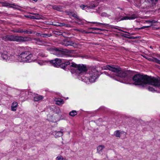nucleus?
<instances>
[{
    "label": "nucleus",
    "instance_id": "1",
    "mask_svg": "<svg viewBox=\"0 0 160 160\" xmlns=\"http://www.w3.org/2000/svg\"><path fill=\"white\" fill-rule=\"evenodd\" d=\"M70 66L72 67L71 69L74 70L77 74L79 76L83 75L81 77V79L86 83L94 82L98 77V72L95 68L91 69L89 73H87V69L84 65H78L75 63L71 62Z\"/></svg>",
    "mask_w": 160,
    "mask_h": 160
},
{
    "label": "nucleus",
    "instance_id": "2",
    "mask_svg": "<svg viewBox=\"0 0 160 160\" xmlns=\"http://www.w3.org/2000/svg\"><path fill=\"white\" fill-rule=\"evenodd\" d=\"M135 85L145 87L147 84H150L154 86L160 87V78L149 77L147 75L140 74L134 75L132 78Z\"/></svg>",
    "mask_w": 160,
    "mask_h": 160
},
{
    "label": "nucleus",
    "instance_id": "3",
    "mask_svg": "<svg viewBox=\"0 0 160 160\" xmlns=\"http://www.w3.org/2000/svg\"><path fill=\"white\" fill-rule=\"evenodd\" d=\"M103 69L105 70H109L112 72L115 73L116 75L122 78H125L127 77V78L129 80V76L131 73L129 71L127 70H122L119 67L113 65H107L103 68Z\"/></svg>",
    "mask_w": 160,
    "mask_h": 160
},
{
    "label": "nucleus",
    "instance_id": "4",
    "mask_svg": "<svg viewBox=\"0 0 160 160\" xmlns=\"http://www.w3.org/2000/svg\"><path fill=\"white\" fill-rule=\"evenodd\" d=\"M1 38L5 41L25 42L31 41L32 39L28 37H22L14 35H7L2 36Z\"/></svg>",
    "mask_w": 160,
    "mask_h": 160
},
{
    "label": "nucleus",
    "instance_id": "5",
    "mask_svg": "<svg viewBox=\"0 0 160 160\" xmlns=\"http://www.w3.org/2000/svg\"><path fill=\"white\" fill-rule=\"evenodd\" d=\"M19 62H29L33 60V55L28 51L21 53L18 57Z\"/></svg>",
    "mask_w": 160,
    "mask_h": 160
},
{
    "label": "nucleus",
    "instance_id": "6",
    "mask_svg": "<svg viewBox=\"0 0 160 160\" xmlns=\"http://www.w3.org/2000/svg\"><path fill=\"white\" fill-rule=\"evenodd\" d=\"M59 115L53 114L52 116L50 115H47V120L53 122H56L60 120Z\"/></svg>",
    "mask_w": 160,
    "mask_h": 160
},
{
    "label": "nucleus",
    "instance_id": "7",
    "mask_svg": "<svg viewBox=\"0 0 160 160\" xmlns=\"http://www.w3.org/2000/svg\"><path fill=\"white\" fill-rule=\"evenodd\" d=\"M62 62V60L59 58H55L50 61V62L52 64V65L56 67H58L60 65L61 66Z\"/></svg>",
    "mask_w": 160,
    "mask_h": 160
},
{
    "label": "nucleus",
    "instance_id": "8",
    "mask_svg": "<svg viewBox=\"0 0 160 160\" xmlns=\"http://www.w3.org/2000/svg\"><path fill=\"white\" fill-rule=\"evenodd\" d=\"M53 54L58 57H62L64 55V52L61 48H54L53 50Z\"/></svg>",
    "mask_w": 160,
    "mask_h": 160
},
{
    "label": "nucleus",
    "instance_id": "9",
    "mask_svg": "<svg viewBox=\"0 0 160 160\" xmlns=\"http://www.w3.org/2000/svg\"><path fill=\"white\" fill-rule=\"evenodd\" d=\"M138 18V16L135 14H133L131 16H124L120 20H132Z\"/></svg>",
    "mask_w": 160,
    "mask_h": 160
},
{
    "label": "nucleus",
    "instance_id": "10",
    "mask_svg": "<svg viewBox=\"0 0 160 160\" xmlns=\"http://www.w3.org/2000/svg\"><path fill=\"white\" fill-rule=\"evenodd\" d=\"M18 56L17 55H10L9 56L8 61L19 62Z\"/></svg>",
    "mask_w": 160,
    "mask_h": 160
},
{
    "label": "nucleus",
    "instance_id": "11",
    "mask_svg": "<svg viewBox=\"0 0 160 160\" xmlns=\"http://www.w3.org/2000/svg\"><path fill=\"white\" fill-rule=\"evenodd\" d=\"M143 57L150 61L154 62L160 64V60H159L156 58L146 56H144Z\"/></svg>",
    "mask_w": 160,
    "mask_h": 160
},
{
    "label": "nucleus",
    "instance_id": "12",
    "mask_svg": "<svg viewBox=\"0 0 160 160\" xmlns=\"http://www.w3.org/2000/svg\"><path fill=\"white\" fill-rule=\"evenodd\" d=\"M52 134L56 138L61 137L63 135V130L61 129L59 131H53L52 132Z\"/></svg>",
    "mask_w": 160,
    "mask_h": 160
},
{
    "label": "nucleus",
    "instance_id": "13",
    "mask_svg": "<svg viewBox=\"0 0 160 160\" xmlns=\"http://www.w3.org/2000/svg\"><path fill=\"white\" fill-rule=\"evenodd\" d=\"M29 38V37H28ZM29 38H31L32 39V40H34L35 41V43L36 44L41 45L45 43V42L43 41H42L38 38H32L29 37Z\"/></svg>",
    "mask_w": 160,
    "mask_h": 160
},
{
    "label": "nucleus",
    "instance_id": "14",
    "mask_svg": "<svg viewBox=\"0 0 160 160\" xmlns=\"http://www.w3.org/2000/svg\"><path fill=\"white\" fill-rule=\"evenodd\" d=\"M1 56L3 60L8 61L9 56L8 55V53L6 52H1Z\"/></svg>",
    "mask_w": 160,
    "mask_h": 160
},
{
    "label": "nucleus",
    "instance_id": "15",
    "mask_svg": "<svg viewBox=\"0 0 160 160\" xmlns=\"http://www.w3.org/2000/svg\"><path fill=\"white\" fill-rule=\"evenodd\" d=\"M71 65V63L69 61H65L64 62H62V63L61 64V67H62V68H65V67H66L68 65ZM70 67L71 68H72V67L70 66Z\"/></svg>",
    "mask_w": 160,
    "mask_h": 160
},
{
    "label": "nucleus",
    "instance_id": "16",
    "mask_svg": "<svg viewBox=\"0 0 160 160\" xmlns=\"http://www.w3.org/2000/svg\"><path fill=\"white\" fill-rule=\"evenodd\" d=\"M43 98V97L42 95L36 94L34 97V100L35 102L40 101Z\"/></svg>",
    "mask_w": 160,
    "mask_h": 160
},
{
    "label": "nucleus",
    "instance_id": "17",
    "mask_svg": "<svg viewBox=\"0 0 160 160\" xmlns=\"http://www.w3.org/2000/svg\"><path fill=\"white\" fill-rule=\"evenodd\" d=\"M63 44L65 46H74V45L75 44V43H74L72 41H65L64 42Z\"/></svg>",
    "mask_w": 160,
    "mask_h": 160
},
{
    "label": "nucleus",
    "instance_id": "18",
    "mask_svg": "<svg viewBox=\"0 0 160 160\" xmlns=\"http://www.w3.org/2000/svg\"><path fill=\"white\" fill-rule=\"evenodd\" d=\"M80 7L82 9L84 10L88 8H94L95 7V6L94 4H93L92 5H91L89 6H88L87 5H85L82 4L80 5Z\"/></svg>",
    "mask_w": 160,
    "mask_h": 160
},
{
    "label": "nucleus",
    "instance_id": "19",
    "mask_svg": "<svg viewBox=\"0 0 160 160\" xmlns=\"http://www.w3.org/2000/svg\"><path fill=\"white\" fill-rule=\"evenodd\" d=\"M52 9L58 11H60L62 9V6L60 5H52Z\"/></svg>",
    "mask_w": 160,
    "mask_h": 160
},
{
    "label": "nucleus",
    "instance_id": "20",
    "mask_svg": "<svg viewBox=\"0 0 160 160\" xmlns=\"http://www.w3.org/2000/svg\"><path fill=\"white\" fill-rule=\"evenodd\" d=\"M18 105V103L17 102H14L12 103L11 106V109L12 111H16Z\"/></svg>",
    "mask_w": 160,
    "mask_h": 160
},
{
    "label": "nucleus",
    "instance_id": "21",
    "mask_svg": "<svg viewBox=\"0 0 160 160\" xmlns=\"http://www.w3.org/2000/svg\"><path fill=\"white\" fill-rule=\"evenodd\" d=\"M105 148V147L103 145H99L97 148V150L98 153H101L102 152V150Z\"/></svg>",
    "mask_w": 160,
    "mask_h": 160
},
{
    "label": "nucleus",
    "instance_id": "22",
    "mask_svg": "<svg viewBox=\"0 0 160 160\" xmlns=\"http://www.w3.org/2000/svg\"><path fill=\"white\" fill-rule=\"evenodd\" d=\"M2 5L3 6L5 7H8L9 6L10 7H12L11 6V5H12L15 6H18H18L17 5H15L14 4H10L9 3H8L6 2H3L2 3Z\"/></svg>",
    "mask_w": 160,
    "mask_h": 160
},
{
    "label": "nucleus",
    "instance_id": "23",
    "mask_svg": "<svg viewBox=\"0 0 160 160\" xmlns=\"http://www.w3.org/2000/svg\"><path fill=\"white\" fill-rule=\"evenodd\" d=\"M12 31L14 33H22L23 29H22L20 28H19L18 29H16L14 30H13Z\"/></svg>",
    "mask_w": 160,
    "mask_h": 160
},
{
    "label": "nucleus",
    "instance_id": "24",
    "mask_svg": "<svg viewBox=\"0 0 160 160\" xmlns=\"http://www.w3.org/2000/svg\"><path fill=\"white\" fill-rule=\"evenodd\" d=\"M64 103V101L63 100L61 99H59L56 101V103L57 105H60Z\"/></svg>",
    "mask_w": 160,
    "mask_h": 160
},
{
    "label": "nucleus",
    "instance_id": "25",
    "mask_svg": "<svg viewBox=\"0 0 160 160\" xmlns=\"http://www.w3.org/2000/svg\"><path fill=\"white\" fill-rule=\"evenodd\" d=\"M32 14L37 15V17H35L34 16H30L28 17H29V18H31L35 19H40L41 18L40 17V15H39L38 13H35V14L32 13Z\"/></svg>",
    "mask_w": 160,
    "mask_h": 160
},
{
    "label": "nucleus",
    "instance_id": "26",
    "mask_svg": "<svg viewBox=\"0 0 160 160\" xmlns=\"http://www.w3.org/2000/svg\"><path fill=\"white\" fill-rule=\"evenodd\" d=\"M89 22V23H94V24H97V26H98V25H103L107 26L110 27V25H109L108 24H106V23H100L98 22Z\"/></svg>",
    "mask_w": 160,
    "mask_h": 160
},
{
    "label": "nucleus",
    "instance_id": "27",
    "mask_svg": "<svg viewBox=\"0 0 160 160\" xmlns=\"http://www.w3.org/2000/svg\"><path fill=\"white\" fill-rule=\"evenodd\" d=\"M77 114V112L75 110H72L69 113L70 116L74 117Z\"/></svg>",
    "mask_w": 160,
    "mask_h": 160
},
{
    "label": "nucleus",
    "instance_id": "28",
    "mask_svg": "<svg viewBox=\"0 0 160 160\" xmlns=\"http://www.w3.org/2000/svg\"><path fill=\"white\" fill-rule=\"evenodd\" d=\"M56 160H67L66 158H63L62 156H59L56 158Z\"/></svg>",
    "mask_w": 160,
    "mask_h": 160
},
{
    "label": "nucleus",
    "instance_id": "29",
    "mask_svg": "<svg viewBox=\"0 0 160 160\" xmlns=\"http://www.w3.org/2000/svg\"><path fill=\"white\" fill-rule=\"evenodd\" d=\"M22 33H24V34H32V32L31 30H23Z\"/></svg>",
    "mask_w": 160,
    "mask_h": 160
},
{
    "label": "nucleus",
    "instance_id": "30",
    "mask_svg": "<svg viewBox=\"0 0 160 160\" xmlns=\"http://www.w3.org/2000/svg\"><path fill=\"white\" fill-rule=\"evenodd\" d=\"M115 135L117 137L120 138V132L119 131H117L115 132Z\"/></svg>",
    "mask_w": 160,
    "mask_h": 160
},
{
    "label": "nucleus",
    "instance_id": "31",
    "mask_svg": "<svg viewBox=\"0 0 160 160\" xmlns=\"http://www.w3.org/2000/svg\"><path fill=\"white\" fill-rule=\"evenodd\" d=\"M38 63L40 65H43L45 64V62L43 61L39 60L38 61Z\"/></svg>",
    "mask_w": 160,
    "mask_h": 160
},
{
    "label": "nucleus",
    "instance_id": "32",
    "mask_svg": "<svg viewBox=\"0 0 160 160\" xmlns=\"http://www.w3.org/2000/svg\"><path fill=\"white\" fill-rule=\"evenodd\" d=\"M56 115H58L59 113L61 112V111L60 109L59 108H56L55 111Z\"/></svg>",
    "mask_w": 160,
    "mask_h": 160
},
{
    "label": "nucleus",
    "instance_id": "33",
    "mask_svg": "<svg viewBox=\"0 0 160 160\" xmlns=\"http://www.w3.org/2000/svg\"><path fill=\"white\" fill-rule=\"evenodd\" d=\"M101 15L103 17H109L110 15L109 14H108L106 12H103L102 13Z\"/></svg>",
    "mask_w": 160,
    "mask_h": 160
},
{
    "label": "nucleus",
    "instance_id": "34",
    "mask_svg": "<svg viewBox=\"0 0 160 160\" xmlns=\"http://www.w3.org/2000/svg\"><path fill=\"white\" fill-rule=\"evenodd\" d=\"M72 16L76 18L79 21H81V20H80L79 18V17L78 16V15L76 14V13H74L72 15Z\"/></svg>",
    "mask_w": 160,
    "mask_h": 160
},
{
    "label": "nucleus",
    "instance_id": "35",
    "mask_svg": "<svg viewBox=\"0 0 160 160\" xmlns=\"http://www.w3.org/2000/svg\"><path fill=\"white\" fill-rule=\"evenodd\" d=\"M38 56L40 57H46V56L45 54L43 53V52H41L40 53L38 54Z\"/></svg>",
    "mask_w": 160,
    "mask_h": 160
},
{
    "label": "nucleus",
    "instance_id": "36",
    "mask_svg": "<svg viewBox=\"0 0 160 160\" xmlns=\"http://www.w3.org/2000/svg\"><path fill=\"white\" fill-rule=\"evenodd\" d=\"M53 25L55 26H62L65 25V24L64 23H58L57 24H53Z\"/></svg>",
    "mask_w": 160,
    "mask_h": 160
},
{
    "label": "nucleus",
    "instance_id": "37",
    "mask_svg": "<svg viewBox=\"0 0 160 160\" xmlns=\"http://www.w3.org/2000/svg\"><path fill=\"white\" fill-rule=\"evenodd\" d=\"M90 29H92L93 30H100L101 31H102V29H100L99 28H91Z\"/></svg>",
    "mask_w": 160,
    "mask_h": 160
},
{
    "label": "nucleus",
    "instance_id": "38",
    "mask_svg": "<svg viewBox=\"0 0 160 160\" xmlns=\"http://www.w3.org/2000/svg\"><path fill=\"white\" fill-rule=\"evenodd\" d=\"M149 27V26H143V27H142L140 28H136V29H144L145 28H148Z\"/></svg>",
    "mask_w": 160,
    "mask_h": 160
},
{
    "label": "nucleus",
    "instance_id": "39",
    "mask_svg": "<svg viewBox=\"0 0 160 160\" xmlns=\"http://www.w3.org/2000/svg\"><path fill=\"white\" fill-rule=\"evenodd\" d=\"M148 89L149 91H151L153 92V91H154V90L153 88L151 87H150L149 86L148 88Z\"/></svg>",
    "mask_w": 160,
    "mask_h": 160
},
{
    "label": "nucleus",
    "instance_id": "40",
    "mask_svg": "<svg viewBox=\"0 0 160 160\" xmlns=\"http://www.w3.org/2000/svg\"><path fill=\"white\" fill-rule=\"evenodd\" d=\"M36 35L37 36H41L42 37V33H37L36 34Z\"/></svg>",
    "mask_w": 160,
    "mask_h": 160
},
{
    "label": "nucleus",
    "instance_id": "41",
    "mask_svg": "<svg viewBox=\"0 0 160 160\" xmlns=\"http://www.w3.org/2000/svg\"><path fill=\"white\" fill-rule=\"evenodd\" d=\"M42 37H46L48 36V34H42Z\"/></svg>",
    "mask_w": 160,
    "mask_h": 160
},
{
    "label": "nucleus",
    "instance_id": "42",
    "mask_svg": "<svg viewBox=\"0 0 160 160\" xmlns=\"http://www.w3.org/2000/svg\"><path fill=\"white\" fill-rule=\"evenodd\" d=\"M147 22H150L151 23H155L156 22L154 20H152V21H147Z\"/></svg>",
    "mask_w": 160,
    "mask_h": 160
},
{
    "label": "nucleus",
    "instance_id": "43",
    "mask_svg": "<svg viewBox=\"0 0 160 160\" xmlns=\"http://www.w3.org/2000/svg\"><path fill=\"white\" fill-rule=\"evenodd\" d=\"M149 1H157L158 0H149Z\"/></svg>",
    "mask_w": 160,
    "mask_h": 160
},
{
    "label": "nucleus",
    "instance_id": "44",
    "mask_svg": "<svg viewBox=\"0 0 160 160\" xmlns=\"http://www.w3.org/2000/svg\"><path fill=\"white\" fill-rule=\"evenodd\" d=\"M33 1H34L35 2H37L38 0H33Z\"/></svg>",
    "mask_w": 160,
    "mask_h": 160
},
{
    "label": "nucleus",
    "instance_id": "45",
    "mask_svg": "<svg viewBox=\"0 0 160 160\" xmlns=\"http://www.w3.org/2000/svg\"><path fill=\"white\" fill-rule=\"evenodd\" d=\"M110 77H112V76H111L110 75Z\"/></svg>",
    "mask_w": 160,
    "mask_h": 160
},
{
    "label": "nucleus",
    "instance_id": "46",
    "mask_svg": "<svg viewBox=\"0 0 160 160\" xmlns=\"http://www.w3.org/2000/svg\"><path fill=\"white\" fill-rule=\"evenodd\" d=\"M110 77H112V76H111L110 75Z\"/></svg>",
    "mask_w": 160,
    "mask_h": 160
}]
</instances>
